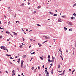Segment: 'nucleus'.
<instances>
[{
	"label": "nucleus",
	"mask_w": 76,
	"mask_h": 76,
	"mask_svg": "<svg viewBox=\"0 0 76 76\" xmlns=\"http://www.w3.org/2000/svg\"><path fill=\"white\" fill-rule=\"evenodd\" d=\"M12 76H14V75H15V70H13L12 71Z\"/></svg>",
	"instance_id": "obj_5"
},
{
	"label": "nucleus",
	"mask_w": 76,
	"mask_h": 76,
	"mask_svg": "<svg viewBox=\"0 0 76 76\" xmlns=\"http://www.w3.org/2000/svg\"><path fill=\"white\" fill-rule=\"evenodd\" d=\"M5 50H6V51H7V52H8L9 50H8V49H7V48H6L5 49Z\"/></svg>",
	"instance_id": "obj_14"
},
{
	"label": "nucleus",
	"mask_w": 76,
	"mask_h": 76,
	"mask_svg": "<svg viewBox=\"0 0 76 76\" xmlns=\"http://www.w3.org/2000/svg\"><path fill=\"white\" fill-rule=\"evenodd\" d=\"M32 31V30H30V31H29V32H31V31Z\"/></svg>",
	"instance_id": "obj_54"
},
{
	"label": "nucleus",
	"mask_w": 76,
	"mask_h": 76,
	"mask_svg": "<svg viewBox=\"0 0 76 76\" xmlns=\"http://www.w3.org/2000/svg\"><path fill=\"white\" fill-rule=\"evenodd\" d=\"M51 72H53V68L52 69Z\"/></svg>",
	"instance_id": "obj_56"
},
{
	"label": "nucleus",
	"mask_w": 76,
	"mask_h": 76,
	"mask_svg": "<svg viewBox=\"0 0 76 76\" xmlns=\"http://www.w3.org/2000/svg\"><path fill=\"white\" fill-rule=\"evenodd\" d=\"M64 29H65V30H67V28H66V27H64Z\"/></svg>",
	"instance_id": "obj_28"
},
{
	"label": "nucleus",
	"mask_w": 76,
	"mask_h": 76,
	"mask_svg": "<svg viewBox=\"0 0 76 76\" xmlns=\"http://www.w3.org/2000/svg\"><path fill=\"white\" fill-rule=\"evenodd\" d=\"M0 23L1 24V21H0Z\"/></svg>",
	"instance_id": "obj_57"
},
{
	"label": "nucleus",
	"mask_w": 76,
	"mask_h": 76,
	"mask_svg": "<svg viewBox=\"0 0 76 76\" xmlns=\"http://www.w3.org/2000/svg\"><path fill=\"white\" fill-rule=\"evenodd\" d=\"M71 19H73V17H71Z\"/></svg>",
	"instance_id": "obj_30"
},
{
	"label": "nucleus",
	"mask_w": 76,
	"mask_h": 76,
	"mask_svg": "<svg viewBox=\"0 0 76 76\" xmlns=\"http://www.w3.org/2000/svg\"><path fill=\"white\" fill-rule=\"evenodd\" d=\"M53 40H54V42H55V41H56V39H53Z\"/></svg>",
	"instance_id": "obj_53"
},
{
	"label": "nucleus",
	"mask_w": 76,
	"mask_h": 76,
	"mask_svg": "<svg viewBox=\"0 0 76 76\" xmlns=\"http://www.w3.org/2000/svg\"><path fill=\"white\" fill-rule=\"evenodd\" d=\"M6 56H8V57H9V55L7 54H6Z\"/></svg>",
	"instance_id": "obj_36"
},
{
	"label": "nucleus",
	"mask_w": 76,
	"mask_h": 76,
	"mask_svg": "<svg viewBox=\"0 0 76 76\" xmlns=\"http://www.w3.org/2000/svg\"><path fill=\"white\" fill-rule=\"evenodd\" d=\"M34 66H33L32 67V70H34Z\"/></svg>",
	"instance_id": "obj_59"
},
{
	"label": "nucleus",
	"mask_w": 76,
	"mask_h": 76,
	"mask_svg": "<svg viewBox=\"0 0 76 76\" xmlns=\"http://www.w3.org/2000/svg\"><path fill=\"white\" fill-rule=\"evenodd\" d=\"M62 18H66V16H62Z\"/></svg>",
	"instance_id": "obj_21"
},
{
	"label": "nucleus",
	"mask_w": 76,
	"mask_h": 76,
	"mask_svg": "<svg viewBox=\"0 0 76 76\" xmlns=\"http://www.w3.org/2000/svg\"><path fill=\"white\" fill-rule=\"evenodd\" d=\"M38 69H39V70H40L41 69V68H40V67L38 66Z\"/></svg>",
	"instance_id": "obj_27"
},
{
	"label": "nucleus",
	"mask_w": 76,
	"mask_h": 76,
	"mask_svg": "<svg viewBox=\"0 0 76 76\" xmlns=\"http://www.w3.org/2000/svg\"><path fill=\"white\" fill-rule=\"evenodd\" d=\"M24 3H22L21 5V6H24Z\"/></svg>",
	"instance_id": "obj_12"
},
{
	"label": "nucleus",
	"mask_w": 76,
	"mask_h": 76,
	"mask_svg": "<svg viewBox=\"0 0 76 76\" xmlns=\"http://www.w3.org/2000/svg\"><path fill=\"white\" fill-rule=\"evenodd\" d=\"M5 72H6V73H8V72L7 71H5Z\"/></svg>",
	"instance_id": "obj_44"
},
{
	"label": "nucleus",
	"mask_w": 76,
	"mask_h": 76,
	"mask_svg": "<svg viewBox=\"0 0 76 76\" xmlns=\"http://www.w3.org/2000/svg\"><path fill=\"white\" fill-rule=\"evenodd\" d=\"M10 22L9 21L8 23V25H10Z\"/></svg>",
	"instance_id": "obj_38"
},
{
	"label": "nucleus",
	"mask_w": 76,
	"mask_h": 76,
	"mask_svg": "<svg viewBox=\"0 0 76 76\" xmlns=\"http://www.w3.org/2000/svg\"><path fill=\"white\" fill-rule=\"evenodd\" d=\"M32 59H33V58H31L30 61H31V60H32Z\"/></svg>",
	"instance_id": "obj_45"
},
{
	"label": "nucleus",
	"mask_w": 76,
	"mask_h": 76,
	"mask_svg": "<svg viewBox=\"0 0 76 76\" xmlns=\"http://www.w3.org/2000/svg\"><path fill=\"white\" fill-rule=\"evenodd\" d=\"M60 57H61V58H62V60H63V57H62V56H60Z\"/></svg>",
	"instance_id": "obj_35"
},
{
	"label": "nucleus",
	"mask_w": 76,
	"mask_h": 76,
	"mask_svg": "<svg viewBox=\"0 0 76 76\" xmlns=\"http://www.w3.org/2000/svg\"><path fill=\"white\" fill-rule=\"evenodd\" d=\"M23 62H24V61H23V60H22L21 61V64H23Z\"/></svg>",
	"instance_id": "obj_18"
},
{
	"label": "nucleus",
	"mask_w": 76,
	"mask_h": 76,
	"mask_svg": "<svg viewBox=\"0 0 76 76\" xmlns=\"http://www.w3.org/2000/svg\"><path fill=\"white\" fill-rule=\"evenodd\" d=\"M45 72H47V70H45Z\"/></svg>",
	"instance_id": "obj_43"
},
{
	"label": "nucleus",
	"mask_w": 76,
	"mask_h": 76,
	"mask_svg": "<svg viewBox=\"0 0 76 76\" xmlns=\"http://www.w3.org/2000/svg\"><path fill=\"white\" fill-rule=\"evenodd\" d=\"M31 47V45H30L29 46V48H30Z\"/></svg>",
	"instance_id": "obj_64"
},
{
	"label": "nucleus",
	"mask_w": 76,
	"mask_h": 76,
	"mask_svg": "<svg viewBox=\"0 0 76 76\" xmlns=\"http://www.w3.org/2000/svg\"><path fill=\"white\" fill-rule=\"evenodd\" d=\"M59 51H61V49L60 48Z\"/></svg>",
	"instance_id": "obj_48"
},
{
	"label": "nucleus",
	"mask_w": 76,
	"mask_h": 76,
	"mask_svg": "<svg viewBox=\"0 0 76 76\" xmlns=\"http://www.w3.org/2000/svg\"><path fill=\"white\" fill-rule=\"evenodd\" d=\"M20 48H23L22 45H20Z\"/></svg>",
	"instance_id": "obj_15"
},
{
	"label": "nucleus",
	"mask_w": 76,
	"mask_h": 76,
	"mask_svg": "<svg viewBox=\"0 0 76 76\" xmlns=\"http://www.w3.org/2000/svg\"><path fill=\"white\" fill-rule=\"evenodd\" d=\"M29 1V0L28 2V5H29V4H30V3L28 2Z\"/></svg>",
	"instance_id": "obj_25"
},
{
	"label": "nucleus",
	"mask_w": 76,
	"mask_h": 76,
	"mask_svg": "<svg viewBox=\"0 0 76 76\" xmlns=\"http://www.w3.org/2000/svg\"><path fill=\"white\" fill-rule=\"evenodd\" d=\"M23 64H21V68H23Z\"/></svg>",
	"instance_id": "obj_6"
},
{
	"label": "nucleus",
	"mask_w": 76,
	"mask_h": 76,
	"mask_svg": "<svg viewBox=\"0 0 76 76\" xmlns=\"http://www.w3.org/2000/svg\"><path fill=\"white\" fill-rule=\"evenodd\" d=\"M53 16H57V14H54Z\"/></svg>",
	"instance_id": "obj_22"
},
{
	"label": "nucleus",
	"mask_w": 76,
	"mask_h": 76,
	"mask_svg": "<svg viewBox=\"0 0 76 76\" xmlns=\"http://www.w3.org/2000/svg\"><path fill=\"white\" fill-rule=\"evenodd\" d=\"M22 57L23 58H25V57H26V55H23Z\"/></svg>",
	"instance_id": "obj_7"
},
{
	"label": "nucleus",
	"mask_w": 76,
	"mask_h": 76,
	"mask_svg": "<svg viewBox=\"0 0 76 76\" xmlns=\"http://www.w3.org/2000/svg\"><path fill=\"white\" fill-rule=\"evenodd\" d=\"M52 60L50 61V62H53V61H54V56H52Z\"/></svg>",
	"instance_id": "obj_3"
},
{
	"label": "nucleus",
	"mask_w": 76,
	"mask_h": 76,
	"mask_svg": "<svg viewBox=\"0 0 76 76\" xmlns=\"http://www.w3.org/2000/svg\"><path fill=\"white\" fill-rule=\"evenodd\" d=\"M69 31H72V28H71L70 29H69Z\"/></svg>",
	"instance_id": "obj_23"
},
{
	"label": "nucleus",
	"mask_w": 76,
	"mask_h": 76,
	"mask_svg": "<svg viewBox=\"0 0 76 76\" xmlns=\"http://www.w3.org/2000/svg\"><path fill=\"white\" fill-rule=\"evenodd\" d=\"M37 25L38 26H40V27L41 26V25H39V24H37Z\"/></svg>",
	"instance_id": "obj_26"
},
{
	"label": "nucleus",
	"mask_w": 76,
	"mask_h": 76,
	"mask_svg": "<svg viewBox=\"0 0 76 76\" xmlns=\"http://www.w3.org/2000/svg\"><path fill=\"white\" fill-rule=\"evenodd\" d=\"M12 32L13 33L14 35H16V36L17 35V33H15V32Z\"/></svg>",
	"instance_id": "obj_9"
},
{
	"label": "nucleus",
	"mask_w": 76,
	"mask_h": 76,
	"mask_svg": "<svg viewBox=\"0 0 76 76\" xmlns=\"http://www.w3.org/2000/svg\"><path fill=\"white\" fill-rule=\"evenodd\" d=\"M6 48V47L5 46H1V49H2V50H5Z\"/></svg>",
	"instance_id": "obj_4"
},
{
	"label": "nucleus",
	"mask_w": 76,
	"mask_h": 76,
	"mask_svg": "<svg viewBox=\"0 0 76 76\" xmlns=\"http://www.w3.org/2000/svg\"><path fill=\"white\" fill-rule=\"evenodd\" d=\"M48 58H50V56L48 55Z\"/></svg>",
	"instance_id": "obj_20"
},
{
	"label": "nucleus",
	"mask_w": 76,
	"mask_h": 76,
	"mask_svg": "<svg viewBox=\"0 0 76 76\" xmlns=\"http://www.w3.org/2000/svg\"><path fill=\"white\" fill-rule=\"evenodd\" d=\"M71 70H72V69H70L69 70V71H70V72Z\"/></svg>",
	"instance_id": "obj_60"
},
{
	"label": "nucleus",
	"mask_w": 76,
	"mask_h": 76,
	"mask_svg": "<svg viewBox=\"0 0 76 76\" xmlns=\"http://www.w3.org/2000/svg\"><path fill=\"white\" fill-rule=\"evenodd\" d=\"M49 75H50V73H47V74L46 75V76H49Z\"/></svg>",
	"instance_id": "obj_13"
},
{
	"label": "nucleus",
	"mask_w": 76,
	"mask_h": 76,
	"mask_svg": "<svg viewBox=\"0 0 76 76\" xmlns=\"http://www.w3.org/2000/svg\"><path fill=\"white\" fill-rule=\"evenodd\" d=\"M66 53H68V50H66Z\"/></svg>",
	"instance_id": "obj_46"
},
{
	"label": "nucleus",
	"mask_w": 76,
	"mask_h": 76,
	"mask_svg": "<svg viewBox=\"0 0 76 76\" xmlns=\"http://www.w3.org/2000/svg\"><path fill=\"white\" fill-rule=\"evenodd\" d=\"M50 14H51V15H53V13H51V12H50Z\"/></svg>",
	"instance_id": "obj_52"
},
{
	"label": "nucleus",
	"mask_w": 76,
	"mask_h": 76,
	"mask_svg": "<svg viewBox=\"0 0 76 76\" xmlns=\"http://www.w3.org/2000/svg\"><path fill=\"white\" fill-rule=\"evenodd\" d=\"M19 56H20L19 54H18V57H19Z\"/></svg>",
	"instance_id": "obj_51"
},
{
	"label": "nucleus",
	"mask_w": 76,
	"mask_h": 76,
	"mask_svg": "<svg viewBox=\"0 0 76 76\" xmlns=\"http://www.w3.org/2000/svg\"><path fill=\"white\" fill-rule=\"evenodd\" d=\"M16 14H15L14 17H16Z\"/></svg>",
	"instance_id": "obj_50"
},
{
	"label": "nucleus",
	"mask_w": 76,
	"mask_h": 76,
	"mask_svg": "<svg viewBox=\"0 0 76 76\" xmlns=\"http://www.w3.org/2000/svg\"><path fill=\"white\" fill-rule=\"evenodd\" d=\"M17 62H18V63L19 64V63L20 62V61H17Z\"/></svg>",
	"instance_id": "obj_39"
},
{
	"label": "nucleus",
	"mask_w": 76,
	"mask_h": 76,
	"mask_svg": "<svg viewBox=\"0 0 76 76\" xmlns=\"http://www.w3.org/2000/svg\"><path fill=\"white\" fill-rule=\"evenodd\" d=\"M60 65L59 64L58 65V68H60Z\"/></svg>",
	"instance_id": "obj_41"
},
{
	"label": "nucleus",
	"mask_w": 76,
	"mask_h": 76,
	"mask_svg": "<svg viewBox=\"0 0 76 76\" xmlns=\"http://www.w3.org/2000/svg\"><path fill=\"white\" fill-rule=\"evenodd\" d=\"M7 41H10V38H9V39H7Z\"/></svg>",
	"instance_id": "obj_17"
},
{
	"label": "nucleus",
	"mask_w": 76,
	"mask_h": 76,
	"mask_svg": "<svg viewBox=\"0 0 76 76\" xmlns=\"http://www.w3.org/2000/svg\"><path fill=\"white\" fill-rule=\"evenodd\" d=\"M15 47H16V45H15Z\"/></svg>",
	"instance_id": "obj_55"
},
{
	"label": "nucleus",
	"mask_w": 76,
	"mask_h": 76,
	"mask_svg": "<svg viewBox=\"0 0 76 76\" xmlns=\"http://www.w3.org/2000/svg\"><path fill=\"white\" fill-rule=\"evenodd\" d=\"M48 61L49 62H50V58L48 59Z\"/></svg>",
	"instance_id": "obj_42"
},
{
	"label": "nucleus",
	"mask_w": 76,
	"mask_h": 76,
	"mask_svg": "<svg viewBox=\"0 0 76 76\" xmlns=\"http://www.w3.org/2000/svg\"><path fill=\"white\" fill-rule=\"evenodd\" d=\"M58 22H62V21H61V19H59L58 20Z\"/></svg>",
	"instance_id": "obj_8"
},
{
	"label": "nucleus",
	"mask_w": 76,
	"mask_h": 76,
	"mask_svg": "<svg viewBox=\"0 0 76 76\" xmlns=\"http://www.w3.org/2000/svg\"><path fill=\"white\" fill-rule=\"evenodd\" d=\"M40 58L41 60H43V58H42V57H40Z\"/></svg>",
	"instance_id": "obj_37"
},
{
	"label": "nucleus",
	"mask_w": 76,
	"mask_h": 76,
	"mask_svg": "<svg viewBox=\"0 0 76 76\" xmlns=\"http://www.w3.org/2000/svg\"><path fill=\"white\" fill-rule=\"evenodd\" d=\"M48 20H50V19H48Z\"/></svg>",
	"instance_id": "obj_61"
},
{
	"label": "nucleus",
	"mask_w": 76,
	"mask_h": 76,
	"mask_svg": "<svg viewBox=\"0 0 76 76\" xmlns=\"http://www.w3.org/2000/svg\"><path fill=\"white\" fill-rule=\"evenodd\" d=\"M73 15H74V16H76V13H74L73 14Z\"/></svg>",
	"instance_id": "obj_34"
},
{
	"label": "nucleus",
	"mask_w": 76,
	"mask_h": 76,
	"mask_svg": "<svg viewBox=\"0 0 76 76\" xmlns=\"http://www.w3.org/2000/svg\"><path fill=\"white\" fill-rule=\"evenodd\" d=\"M35 52H33L32 53H31V54H35Z\"/></svg>",
	"instance_id": "obj_31"
},
{
	"label": "nucleus",
	"mask_w": 76,
	"mask_h": 76,
	"mask_svg": "<svg viewBox=\"0 0 76 76\" xmlns=\"http://www.w3.org/2000/svg\"><path fill=\"white\" fill-rule=\"evenodd\" d=\"M3 38V36L2 35H1L0 36V38Z\"/></svg>",
	"instance_id": "obj_29"
},
{
	"label": "nucleus",
	"mask_w": 76,
	"mask_h": 76,
	"mask_svg": "<svg viewBox=\"0 0 76 76\" xmlns=\"http://www.w3.org/2000/svg\"><path fill=\"white\" fill-rule=\"evenodd\" d=\"M76 6V4L75 3V4L74 5H73V6Z\"/></svg>",
	"instance_id": "obj_40"
},
{
	"label": "nucleus",
	"mask_w": 76,
	"mask_h": 76,
	"mask_svg": "<svg viewBox=\"0 0 76 76\" xmlns=\"http://www.w3.org/2000/svg\"><path fill=\"white\" fill-rule=\"evenodd\" d=\"M38 45H39V47H41V46H42V45H41V44L39 43H38Z\"/></svg>",
	"instance_id": "obj_11"
},
{
	"label": "nucleus",
	"mask_w": 76,
	"mask_h": 76,
	"mask_svg": "<svg viewBox=\"0 0 76 76\" xmlns=\"http://www.w3.org/2000/svg\"><path fill=\"white\" fill-rule=\"evenodd\" d=\"M44 37H45V39H50V37L48 36H45Z\"/></svg>",
	"instance_id": "obj_1"
},
{
	"label": "nucleus",
	"mask_w": 76,
	"mask_h": 76,
	"mask_svg": "<svg viewBox=\"0 0 76 76\" xmlns=\"http://www.w3.org/2000/svg\"><path fill=\"white\" fill-rule=\"evenodd\" d=\"M10 59H13V58L12 57H11V56H10Z\"/></svg>",
	"instance_id": "obj_32"
},
{
	"label": "nucleus",
	"mask_w": 76,
	"mask_h": 76,
	"mask_svg": "<svg viewBox=\"0 0 76 76\" xmlns=\"http://www.w3.org/2000/svg\"><path fill=\"white\" fill-rule=\"evenodd\" d=\"M35 13H37V11H34V12H33L34 14H35Z\"/></svg>",
	"instance_id": "obj_33"
},
{
	"label": "nucleus",
	"mask_w": 76,
	"mask_h": 76,
	"mask_svg": "<svg viewBox=\"0 0 76 76\" xmlns=\"http://www.w3.org/2000/svg\"><path fill=\"white\" fill-rule=\"evenodd\" d=\"M22 30L23 31H24V30H23V28H21Z\"/></svg>",
	"instance_id": "obj_49"
},
{
	"label": "nucleus",
	"mask_w": 76,
	"mask_h": 76,
	"mask_svg": "<svg viewBox=\"0 0 76 76\" xmlns=\"http://www.w3.org/2000/svg\"><path fill=\"white\" fill-rule=\"evenodd\" d=\"M43 68H44V65H43V66H42Z\"/></svg>",
	"instance_id": "obj_62"
},
{
	"label": "nucleus",
	"mask_w": 76,
	"mask_h": 76,
	"mask_svg": "<svg viewBox=\"0 0 76 76\" xmlns=\"http://www.w3.org/2000/svg\"><path fill=\"white\" fill-rule=\"evenodd\" d=\"M22 38H23V41H24V40H25V39H24L22 37Z\"/></svg>",
	"instance_id": "obj_47"
},
{
	"label": "nucleus",
	"mask_w": 76,
	"mask_h": 76,
	"mask_svg": "<svg viewBox=\"0 0 76 76\" xmlns=\"http://www.w3.org/2000/svg\"><path fill=\"white\" fill-rule=\"evenodd\" d=\"M48 41V40H46V41H45L43 43V44H44L45 43V42H47Z\"/></svg>",
	"instance_id": "obj_16"
},
{
	"label": "nucleus",
	"mask_w": 76,
	"mask_h": 76,
	"mask_svg": "<svg viewBox=\"0 0 76 76\" xmlns=\"http://www.w3.org/2000/svg\"><path fill=\"white\" fill-rule=\"evenodd\" d=\"M0 29H2V28H1V27H0Z\"/></svg>",
	"instance_id": "obj_63"
},
{
	"label": "nucleus",
	"mask_w": 76,
	"mask_h": 76,
	"mask_svg": "<svg viewBox=\"0 0 76 76\" xmlns=\"http://www.w3.org/2000/svg\"><path fill=\"white\" fill-rule=\"evenodd\" d=\"M6 33H7V34H10V32L6 31Z\"/></svg>",
	"instance_id": "obj_10"
},
{
	"label": "nucleus",
	"mask_w": 76,
	"mask_h": 76,
	"mask_svg": "<svg viewBox=\"0 0 76 76\" xmlns=\"http://www.w3.org/2000/svg\"><path fill=\"white\" fill-rule=\"evenodd\" d=\"M4 18H6V16L5 15H4Z\"/></svg>",
	"instance_id": "obj_58"
},
{
	"label": "nucleus",
	"mask_w": 76,
	"mask_h": 76,
	"mask_svg": "<svg viewBox=\"0 0 76 76\" xmlns=\"http://www.w3.org/2000/svg\"><path fill=\"white\" fill-rule=\"evenodd\" d=\"M75 69H74L72 72V74H73L74 72H75Z\"/></svg>",
	"instance_id": "obj_19"
},
{
	"label": "nucleus",
	"mask_w": 76,
	"mask_h": 76,
	"mask_svg": "<svg viewBox=\"0 0 76 76\" xmlns=\"http://www.w3.org/2000/svg\"><path fill=\"white\" fill-rule=\"evenodd\" d=\"M66 23H67V24H68L69 25H70V26H72V25H73V24H72V23L70 22H69V21H67L66 22Z\"/></svg>",
	"instance_id": "obj_2"
},
{
	"label": "nucleus",
	"mask_w": 76,
	"mask_h": 76,
	"mask_svg": "<svg viewBox=\"0 0 76 76\" xmlns=\"http://www.w3.org/2000/svg\"><path fill=\"white\" fill-rule=\"evenodd\" d=\"M41 7L40 6H39L37 7L38 9H39L40 8H41Z\"/></svg>",
	"instance_id": "obj_24"
}]
</instances>
